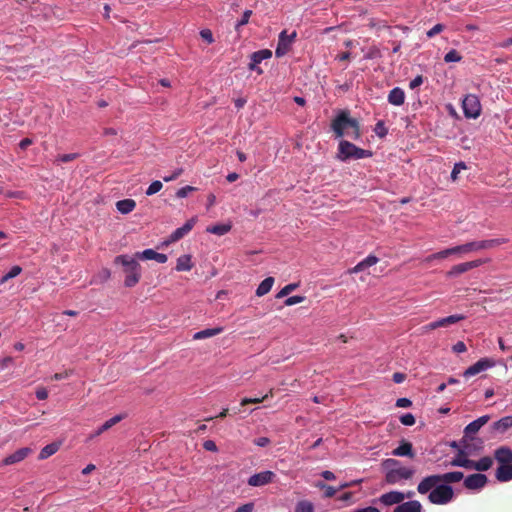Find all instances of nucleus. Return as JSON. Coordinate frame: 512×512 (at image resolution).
Returning a JSON list of instances; mask_svg holds the SVG:
<instances>
[{
  "mask_svg": "<svg viewBox=\"0 0 512 512\" xmlns=\"http://www.w3.org/2000/svg\"><path fill=\"white\" fill-rule=\"evenodd\" d=\"M331 129L337 138L344 136L353 140L361 138L360 123L350 116L348 110H341L331 122Z\"/></svg>",
  "mask_w": 512,
  "mask_h": 512,
  "instance_id": "1",
  "label": "nucleus"
},
{
  "mask_svg": "<svg viewBox=\"0 0 512 512\" xmlns=\"http://www.w3.org/2000/svg\"><path fill=\"white\" fill-rule=\"evenodd\" d=\"M464 479V474L461 471L447 472L444 474H435L424 477L417 486V491L420 494H427L436 484L444 483H457Z\"/></svg>",
  "mask_w": 512,
  "mask_h": 512,
  "instance_id": "2",
  "label": "nucleus"
},
{
  "mask_svg": "<svg viewBox=\"0 0 512 512\" xmlns=\"http://www.w3.org/2000/svg\"><path fill=\"white\" fill-rule=\"evenodd\" d=\"M115 264L123 266L125 274L124 285L126 287H134L141 279V266L136 259L128 255H118L114 259Z\"/></svg>",
  "mask_w": 512,
  "mask_h": 512,
  "instance_id": "3",
  "label": "nucleus"
},
{
  "mask_svg": "<svg viewBox=\"0 0 512 512\" xmlns=\"http://www.w3.org/2000/svg\"><path fill=\"white\" fill-rule=\"evenodd\" d=\"M385 469V481L390 485H394L401 480H408L412 478L414 470L411 468L400 466V462L396 459H386L382 463Z\"/></svg>",
  "mask_w": 512,
  "mask_h": 512,
  "instance_id": "4",
  "label": "nucleus"
},
{
  "mask_svg": "<svg viewBox=\"0 0 512 512\" xmlns=\"http://www.w3.org/2000/svg\"><path fill=\"white\" fill-rule=\"evenodd\" d=\"M371 156L372 152L370 150L359 148L347 140H341L338 145L336 158L345 162L349 159H363Z\"/></svg>",
  "mask_w": 512,
  "mask_h": 512,
  "instance_id": "5",
  "label": "nucleus"
},
{
  "mask_svg": "<svg viewBox=\"0 0 512 512\" xmlns=\"http://www.w3.org/2000/svg\"><path fill=\"white\" fill-rule=\"evenodd\" d=\"M454 498V490L450 485L436 484L428 494V500L435 505H446Z\"/></svg>",
  "mask_w": 512,
  "mask_h": 512,
  "instance_id": "6",
  "label": "nucleus"
},
{
  "mask_svg": "<svg viewBox=\"0 0 512 512\" xmlns=\"http://www.w3.org/2000/svg\"><path fill=\"white\" fill-rule=\"evenodd\" d=\"M413 492L409 491L407 494H404L400 491H390L382 494L379 498L374 500V503H379L384 506H392V505H400L403 503L405 498H411L413 496Z\"/></svg>",
  "mask_w": 512,
  "mask_h": 512,
  "instance_id": "7",
  "label": "nucleus"
},
{
  "mask_svg": "<svg viewBox=\"0 0 512 512\" xmlns=\"http://www.w3.org/2000/svg\"><path fill=\"white\" fill-rule=\"evenodd\" d=\"M464 115L467 118H477L481 114V104L479 98L474 94H468L462 101Z\"/></svg>",
  "mask_w": 512,
  "mask_h": 512,
  "instance_id": "8",
  "label": "nucleus"
},
{
  "mask_svg": "<svg viewBox=\"0 0 512 512\" xmlns=\"http://www.w3.org/2000/svg\"><path fill=\"white\" fill-rule=\"evenodd\" d=\"M487 483L488 478L485 474L475 473L464 478L463 486L468 490L478 491L483 489Z\"/></svg>",
  "mask_w": 512,
  "mask_h": 512,
  "instance_id": "9",
  "label": "nucleus"
},
{
  "mask_svg": "<svg viewBox=\"0 0 512 512\" xmlns=\"http://www.w3.org/2000/svg\"><path fill=\"white\" fill-rule=\"evenodd\" d=\"M296 35L297 34L295 31L292 34L288 35L286 30H283L279 34L278 44L275 50V55L277 57L284 56L290 50Z\"/></svg>",
  "mask_w": 512,
  "mask_h": 512,
  "instance_id": "10",
  "label": "nucleus"
},
{
  "mask_svg": "<svg viewBox=\"0 0 512 512\" xmlns=\"http://www.w3.org/2000/svg\"><path fill=\"white\" fill-rule=\"evenodd\" d=\"M276 474L272 471H262L249 477L247 483L249 486L261 487L272 483Z\"/></svg>",
  "mask_w": 512,
  "mask_h": 512,
  "instance_id": "11",
  "label": "nucleus"
},
{
  "mask_svg": "<svg viewBox=\"0 0 512 512\" xmlns=\"http://www.w3.org/2000/svg\"><path fill=\"white\" fill-rule=\"evenodd\" d=\"M272 57V51L269 49H262L256 51L250 56V63L248 68L256 71L259 75L263 73V70L258 66L263 60L270 59Z\"/></svg>",
  "mask_w": 512,
  "mask_h": 512,
  "instance_id": "12",
  "label": "nucleus"
},
{
  "mask_svg": "<svg viewBox=\"0 0 512 512\" xmlns=\"http://www.w3.org/2000/svg\"><path fill=\"white\" fill-rule=\"evenodd\" d=\"M485 263V260H473L469 262L460 263L457 265H454L448 272L447 277H456L460 274H463L471 269L477 268Z\"/></svg>",
  "mask_w": 512,
  "mask_h": 512,
  "instance_id": "13",
  "label": "nucleus"
},
{
  "mask_svg": "<svg viewBox=\"0 0 512 512\" xmlns=\"http://www.w3.org/2000/svg\"><path fill=\"white\" fill-rule=\"evenodd\" d=\"M495 365V362L492 359L489 358H482L478 360L475 364L468 367L464 373L463 376L466 378H469L471 376H474L488 368H491Z\"/></svg>",
  "mask_w": 512,
  "mask_h": 512,
  "instance_id": "14",
  "label": "nucleus"
},
{
  "mask_svg": "<svg viewBox=\"0 0 512 512\" xmlns=\"http://www.w3.org/2000/svg\"><path fill=\"white\" fill-rule=\"evenodd\" d=\"M489 420V415H483L469 423L464 429V438L462 442L465 443L467 438H470L472 435L476 434L481 429V427L488 423Z\"/></svg>",
  "mask_w": 512,
  "mask_h": 512,
  "instance_id": "15",
  "label": "nucleus"
},
{
  "mask_svg": "<svg viewBox=\"0 0 512 512\" xmlns=\"http://www.w3.org/2000/svg\"><path fill=\"white\" fill-rule=\"evenodd\" d=\"M31 453H32L31 448H28V447L20 448V449L16 450L14 453L5 457L2 460L0 466H8V465H13V464L19 463V462L23 461Z\"/></svg>",
  "mask_w": 512,
  "mask_h": 512,
  "instance_id": "16",
  "label": "nucleus"
},
{
  "mask_svg": "<svg viewBox=\"0 0 512 512\" xmlns=\"http://www.w3.org/2000/svg\"><path fill=\"white\" fill-rule=\"evenodd\" d=\"M135 257L141 260H155L158 263H165L168 260L166 254L158 253L153 249H146L142 252H137Z\"/></svg>",
  "mask_w": 512,
  "mask_h": 512,
  "instance_id": "17",
  "label": "nucleus"
},
{
  "mask_svg": "<svg viewBox=\"0 0 512 512\" xmlns=\"http://www.w3.org/2000/svg\"><path fill=\"white\" fill-rule=\"evenodd\" d=\"M197 219L195 217L189 219L182 227L177 228L171 235L169 242H176L188 234L194 227Z\"/></svg>",
  "mask_w": 512,
  "mask_h": 512,
  "instance_id": "18",
  "label": "nucleus"
},
{
  "mask_svg": "<svg viewBox=\"0 0 512 512\" xmlns=\"http://www.w3.org/2000/svg\"><path fill=\"white\" fill-rule=\"evenodd\" d=\"M494 458L499 465L512 464V450L507 446H500L494 451Z\"/></svg>",
  "mask_w": 512,
  "mask_h": 512,
  "instance_id": "19",
  "label": "nucleus"
},
{
  "mask_svg": "<svg viewBox=\"0 0 512 512\" xmlns=\"http://www.w3.org/2000/svg\"><path fill=\"white\" fill-rule=\"evenodd\" d=\"M422 510L423 507L419 501L411 500L396 506L393 512H422Z\"/></svg>",
  "mask_w": 512,
  "mask_h": 512,
  "instance_id": "20",
  "label": "nucleus"
},
{
  "mask_svg": "<svg viewBox=\"0 0 512 512\" xmlns=\"http://www.w3.org/2000/svg\"><path fill=\"white\" fill-rule=\"evenodd\" d=\"M387 100L388 102L391 104V105H394V106H401L404 104V101H405V93H404V90L401 89L400 87H395L393 88L389 94H388V97H387Z\"/></svg>",
  "mask_w": 512,
  "mask_h": 512,
  "instance_id": "21",
  "label": "nucleus"
},
{
  "mask_svg": "<svg viewBox=\"0 0 512 512\" xmlns=\"http://www.w3.org/2000/svg\"><path fill=\"white\" fill-rule=\"evenodd\" d=\"M495 478L499 482L512 480V464L499 465L495 472Z\"/></svg>",
  "mask_w": 512,
  "mask_h": 512,
  "instance_id": "22",
  "label": "nucleus"
},
{
  "mask_svg": "<svg viewBox=\"0 0 512 512\" xmlns=\"http://www.w3.org/2000/svg\"><path fill=\"white\" fill-rule=\"evenodd\" d=\"M392 454L394 456H400V457H409V458H413L415 455H414V452H413V447H412V444L408 441H405V440H402L400 445L393 450Z\"/></svg>",
  "mask_w": 512,
  "mask_h": 512,
  "instance_id": "23",
  "label": "nucleus"
},
{
  "mask_svg": "<svg viewBox=\"0 0 512 512\" xmlns=\"http://www.w3.org/2000/svg\"><path fill=\"white\" fill-rule=\"evenodd\" d=\"M379 261V259L374 256V255H369L367 256L365 259H363L362 261H360L356 266H354L352 269L349 270V273H359V272H362L364 270H366L367 268L375 265L377 262Z\"/></svg>",
  "mask_w": 512,
  "mask_h": 512,
  "instance_id": "24",
  "label": "nucleus"
},
{
  "mask_svg": "<svg viewBox=\"0 0 512 512\" xmlns=\"http://www.w3.org/2000/svg\"><path fill=\"white\" fill-rule=\"evenodd\" d=\"M512 427V416H505L493 423V429L505 433L509 428Z\"/></svg>",
  "mask_w": 512,
  "mask_h": 512,
  "instance_id": "25",
  "label": "nucleus"
},
{
  "mask_svg": "<svg viewBox=\"0 0 512 512\" xmlns=\"http://www.w3.org/2000/svg\"><path fill=\"white\" fill-rule=\"evenodd\" d=\"M136 202L133 199H124L116 203L117 210L122 214H128L134 210Z\"/></svg>",
  "mask_w": 512,
  "mask_h": 512,
  "instance_id": "26",
  "label": "nucleus"
},
{
  "mask_svg": "<svg viewBox=\"0 0 512 512\" xmlns=\"http://www.w3.org/2000/svg\"><path fill=\"white\" fill-rule=\"evenodd\" d=\"M274 278L273 277H267L265 278L257 287L256 289V295L258 297L264 296L267 293L270 292L273 284H274Z\"/></svg>",
  "mask_w": 512,
  "mask_h": 512,
  "instance_id": "27",
  "label": "nucleus"
},
{
  "mask_svg": "<svg viewBox=\"0 0 512 512\" xmlns=\"http://www.w3.org/2000/svg\"><path fill=\"white\" fill-rule=\"evenodd\" d=\"M465 319L464 315L455 314L437 320L439 328L448 327Z\"/></svg>",
  "mask_w": 512,
  "mask_h": 512,
  "instance_id": "28",
  "label": "nucleus"
},
{
  "mask_svg": "<svg viewBox=\"0 0 512 512\" xmlns=\"http://www.w3.org/2000/svg\"><path fill=\"white\" fill-rule=\"evenodd\" d=\"M223 331V328L217 327V328H211V329H204L194 334L193 339L195 340H201L209 337L216 336L220 334Z\"/></svg>",
  "mask_w": 512,
  "mask_h": 512,
  "instance_id": "29",
  "label": "nucleus"
},
{
  "mask_svg": "<svg viewBox=\"0 0 512 512\" xmlns=\"http://www.w3.org/2000/svg\"><path fill=\"white\" fill-rule=\"evenodd\" d=\"M192 269L191 257L189 255H182L177 259V271H190Z\"/></svg>",
  "mask_w": 512,
  "mask_h": 512,
  "instance_id": "30",
  "label": "nucleus"
},
{
  "mask_svg": "<svg viewBox=\"0 0 512 512\" xmlns=\"http://www.w3.org/2000/svg\"><path fill=\"white\" fill-rule=\"evenodd\" d=\"M58 449H59V445L58 444H56V443L48 444V445H46L45 447H43L41 449L38 458L40 460L47 459L48 457H50L53 454H55L58 451Z\"/></svg>",
  "mask_w": 512,
  "mask_h": 512,
  "instance_id": "31",
  "label": "nucleus"
},
{
  "mask_svg": "<svg viewBox=\"0 0 512 512\" xmlns=\"http://www.w3.org/2000/svg\"><path fill=\"white\" fill-rule=\"evenodd\" d=\"M506 242H507V240L505 238L481 240L480 241V248H481V250L492 249V248L500 246V245H502V244H504Z\"/></svg>",
  "mask_w": 512,
  "mask_h": 512,
  "instance_id": "32",
  "label": "nucleus"
},
{
  "mask_svg": "<svg viewBox=\"0 0 512 512\" xmlns=\"http://www.w3.org/2000/svg\"><path fill=\"white\" fill-rule=\"evenodd\" d=\"M230 230H231L230 224H218V225L210 226L206 229L207 232L218 235V236L225 235Z\"/></svg>",
  "mask_w": 512,
  "mask_h": 512,
  "instance_id": "33",
  "label": "nucleus"
},
{
  "mask_svg": "<svg viewBox=\"0 0 512 512\" xmlns=\"http://www.w3.org/2000/svg\"><path fill=\"white\" fill-rule=\"evenodd\" d=\"M316 487L324 490V497L325 498H332L335 496V494L338 492L337 488H334L333 486H329L326 483L319 481L316 483Z\"/></svg>",
  "mask_w": 512,
  "mask_h": 512,
  "instance_id": "34",
  "label": "nucleus"
},
{
  "mask_svg": "<svg viewBox=\"0 0 512 512\" xmlns=\"http://www.w3.org/2000/svg\"><path fill=\"white\" fill-rule=\"evenodd\" d=\"M493 465V459L489 456H484L477 461V471H487Z\"/></svg>",
  "mask_w": 512,
  "mask_h": 512,
  "instance_id": "35",
  "label": "nucleus"
},
{
  "mask_svg": "<svg viewBox=\"0 0 512 512\" xmlns=\"http://www.w3.org/2000/svg\"><path fill=\"white\" fill-rule=\"evenodd\" d=\"M295 512H314V505L307 500L299 501L295 507Z\"/></svg>",
  "mask_w": 512,
  "mask_h": 512,
  "instance_id": "36",
  "label": "nucleus"
},
{
  "mask_svg": "<svg viewBox=\"0 0 512 512\" xmlns=\"http://www.w3.org/2000/svg\"><path fill=\"white\" fill-rule=\"evenodd\" d=\"M272 396H273V389H270L269 393H267L266 395H264L261 398H243L241 401V406H245L248 404H258V403L263 402L268 397H272Z\"/></svg>",
  "mask_w": 512,
  "mask_h": 512,
  "instance_id": "37",
  "label": "nucleus"
},
{
  "mask_svg": "<svg viewBox=\"0 0 512 512\" xmlns=\"http://www.w3.org/2000/svg\"><path fill=\"white\" fill-rule=\"evenodd\" d=\"M299 286L298 283H290L286 286H284L276 295V298H283L287 295H289L292 291L297 289Z\"/></svg>",
  "mask_w": 512,
  "mask_h": 512,
  "instance_id": "38",
  "label": "nucleus"
},
{
  "mask_svg": "<svg viewBox=\"0 0 512 512\" xmlns=\"http://www.w3.org/2000/svg\"><path fill=\"white\" fill-rule=\"evenodd\" d=\"M22 271V268L20 266H13L10 271L8 273H6L2 278H1V283H5L7 282L9 279H12L16 276H18Z\"/></svg>",
  "mask_w": 512,
  "mask_h": 512,
  "instance_id": "39",
  "label": "nucleus"
},
{
  "mask_svg": "<svg viewBox=\"0 0 512 512\" xmlns=\"http://www.w3.org/2000/svg\"><path fill=\"white\" fill-rule=\"evenodd\" d=\"M467 458L468 454L463 449H460L457 455L451 460L450 464L454 467H462V464H458L457 462L464 461Z\"/></svg>",
  "mask_w": 512,
  "mask_h": 512,
  "instance_id": "40",
  "label": "nucleus"
},
{
  "mask_svg": "<svg viewBox=\"0 0 512 512\" xmlns=\"http://www.w3.org/2000/svg\"><path fill=\"white\" fill-rule=\"evenodd\" d=\"M163 187V184L161 181L159 180H156V181H153L149 187L147 188L146 190V195L147 196H151V195H154L156 194L157 192H159Z\"/></svg>",
  "mask_w": 512,
  "mask_h": 512,
  "instance_id": "41",
  "label": "nucleus"
},
{
  "mask_svg": "<svg viewBox=\"0 0 512 512\" xmlns=\"http://www.w3.org/2000/svg\"><path fill=\"white\" fill-rule=\"evenodd\" d=\"M462 56L458 53V51L452 49L444 56V61L447 63L450 62H459L461 61Z\"/></svg>",
  "mask_w": 512,
  "mask_h": 512,
  "instance_id": "42",
  "label": "nucleus"
},
{
  "mask_svg": "<svg viewBox=\"0 0 512 512\" xmlns=\"http://www.w3.org/2000/svg\"><path fill=\"white\" fill-rule=\"evenodd\" d=\"M122 419H124V415H115L114 417L110 418L109 420L105 421L102 425L103 428L107 431L110 428H112L114 425L119 423Z\"/></svg>",
  "mask_w": 512,
  "mask_h": 512,
  "instance_id": "43",
  "label": "nucleus"
},
{
  "mask_svg": "<svg viewBox=\"0 0 512 512\" xmlns=\"http://www.w3.org/2000/svg\"><path fill=\"white\" fill-rule=\"evenodd\" d=\"M78 157H79L78 153L62 154V155H59L56 158L55 162H57V163H67V162L74 161Z\"/></svg>",
  "mask_w": 512,
  "mask_h": 512,
  "instance_id": "44",
  "label": "nucleus"
},
{
  "mask_svg": "<svg viewBox=\"0 0 512 512\" xmlns=\"http://www.w3.org/2000/svg\"><path fill=\"white\" fill-rule=\"evenodd\" d=\"M305 299H306L305 296L295 295V296L288 297L285 300L284 304L286 306H293V305L303 302Z\"/></svg>",
  "mask_w": 512,
  "mask_h": 512,
  "instance_id": "45",
  "label": "nucleus"
},
{
  "mask_svg": "<svg viewBox=\"0 0 512 512\" xmlns=\"http://www.w3.org/2000/svg\"><path fill=\"white\" fill-rule=\"evenodd\" d=\"M252 14V11L251 10H245L243 15H242V18L237 22V24L235 25V29L238 31L239 28L241 26H244L246 25L248 22H249V18Z\"/></svg>",
  "mask_w": 512,
  "mask_h": 512,
  "instance_id": "46",
  "label": "nucleus"
},
{
  "mask_svg": "<svg viewBox=\"0 0 512 512\" xmlns=\"http://www.w3.org/2000/svg\"><path fill=\"white\" fill-rule=\"evenodd\" d=\"M400 422L405 426H412L415 424V417L411 413H406L400 417Z\"/></svg>",
  "mask_w": 512,
  "mask_h": 512,
  "instance_id": "47",
  "label": "nucleus"
},
{
  "mask_svg": "<svg viewBox=\"0 0 512 512\" xmlns=\"http://www.w3.org/2000/svg\"><path fill=\"white\" fill-rule=\"evenodd\" d=\"M381 57V52L378 47L372 46L364 56L365 59H375Z\"/></svg>",
  "mask_w": 512,
  "mask_h": 512,
  "instance_id": "48",
  "label": "nucleus"
},
{
  "mask_svg": "<svg viewBox=\"0 0 512 512\" xmlns=\"http://www.w3.org/2000/svg\"><path fill=\"white\" fill-rule=\"evenodd\" d=\"M195 190H196V188H195V187L187 185V186H185V187L180 188V189L176 192V196H177L178 198H185V197H186L190 192H193V191H195Z\"/></svg>",
  "mask_w": 512,
  "mask_h": 512,
  "instance_id": "49",
  "label": "nucleus"
},
{
  "mask_svg": "<svg viewBox=\"0 0 512 512\" xmlns=\"http://www.w3.org/2000/svg\"><path fill=\"white\" fill-rule=\"evenodd\" d=\"M201 38L207 43L211 44L214 42V37L210 29H202L200 31Z\"/></svg>",
  "mask_w": 512,
  "mask_h": 512,
  "instance_id": "50",
  "label": "nucleus"
},
{
  "mask_svg": "<svg viewBox=\"0 0 512 512\" xmlns=\"http://www.w3.org/2000/svg\"><path fill=\"white\" fill-rule=\"evenodd\" d=\"M457 463L462 464V467L465 469L477 471V461H475V460H471V459L467 458L464 461L457 462Z\"/></svg>",
  "mask_w": 512,
  "mask_h": 512,
  "instance_id": "51",
  "label": "nucleus"
},
{
  "mask_svg": "<svg viewBox=\"0 0 512 512\" xmlns=\"http://www.w3.org/2000/svg\"><path fill=\"white\" fill-rule=\"evenodd\" d=\"M463 169H466V165L463 162H459V163H456L454 165V168H453V170L451 172V178H452L453 181H455L457 179L458 174Z\"/></svg>",
  "mask_w": 512,
  "mask_h": 512,
  "instance_id": "52",
  "label": "nucleus"
},
{
  "mask_svg": "<svg viewBox=\"0 0 512 512\" xmlns=\"http://www.w3.org/2000/svg\"><path fill=\"white\" fill-rule=\"evenodd\" d=\"M452 254H467L469 253L468 244H462L455 247H451Z\"/></svg>",
  "mask_w": 512,
  "mask_h": 512,
  "instance_id": "53",
  "label": "nucleus"
},
{
  "mask_svg": "<svg viewBox=\"0 0 512 512\" xmlns=\"http://www.w3.org/2000/svg\"><path fill=\"white\" fill-rule=\"evenodd\" d=\"M444 30L443 24H436L429 31H427V37L432 38Z\"/></svg>",
  "mask_w": 512,
  "mask_h": 512,
  "instance_id": "54",
  "label": "nucleus"
},
{
  "mask_svg": "<svg viewBox=\"0 0 512 512\" xmlns=\"http://www.w3.org/2000/svg\"><path fill=\"white\" fill-rule=\"evenodd\" d=\"M375 132L379 137H384L387 134V129L382 121L376 123Z\"/></svg>",
  "mask_w": 512,
  "mask_h": 512,
  "instance_id": "55",
  "label": "nucleus"
},
{
  "mask_svg": "<svg viewBox=\"0 0 512 512\" xmlns=\"http://www.w3.org/2000/svg\"><path fill=\"white\" fill-rule=\"evenodd\" d=\"M450 255H453L451 252V248H447V249H444L442 251L432 254V257L438 258V260H441V259L447 258Z\"/></svg>",
  "mask_w": 512,
  "mask_h": 512,
  "instance_id": "56",
  "label": "nucleus"
},
{
  "mask_svg": "<svg viewBox=\"0 0 512 512\" xmlns=\"http://www.w3.org/2000/svg\"><path fill=\"white\" fill-rule=\"evenodd\" d=\"M203 448L211 452H216L218 450L216 443L212 440H206L203 443Z\"/></svg>",
  "mask_w": 512,
  "mask_h": 512,
  "instance_id": "57",
  "label": "nucleus"
},
{
  "mask_svg": "<svg viewBox=\"0 0 512 512\" xmlns=\"http://www.w3.org/2000/svg\"><path fill=\"white\" fill-rule=\"evenodd\" d=\"M182 172H183V170L181 168L176 169L171 175L164 176L163 180L165 182L173 181V180L177 179L182 174Z\"/></svg>",
  "mask_w": 512,
  "mask_h": 512,
  "instance_id": "58",
  "label": "nucleus"
},
{
  "mask_svg": "<svg viewBox=\"0 0 512 512\" xmlns=\"http://www.w3.org/2000/svg\"><path fill=\"white\" fill-rule=\"evenodd\" d=\"M452 350L455 352V353H463L467 350L466 348V345L464 342L462 341H458L457 343H455L452 347Z\"/></svg>",
  "mask_w": 512,
  "mask_h": 512,
  "instance_id": "59",
  "label": "nucleus"
},
{
  "mask_svg": "<svg viewBox=\"0 0 512 512\" xmlns=\"http://www.w3.org/2000/svg\"><path fill=\"white\" fill-rule=\"evenodd\" d=\"M254 444L259 447H266L270 444V439L268 437H259L254 440Z\"/></svg>",
  "mask_w": 512,
  "mask_h": 512,
  "instance_id": "60",
  "label": "nucleus"
},
{
  "mask_svg": "<svg viewBox=\"0 0 512 512\" xmlns=\"http://www.w3.org/2000/svg\"><path fill=\"white\" fill-rule=\"evenodd\" d=\"M411 405H412V402L408 398H399L396 401V406L400 407V408H407V407H410Z\"/></svg>",
  "mask_w": 512,
  "mask_h": 512,
  "instance_id": "61",
  "label": "nucleus"
},
{
  "mask_svg": "<svg viewBox=\"0 0 512 512\" xmlns=\"http://www.w3.org/2000/svg\"><path fill=\"white\" fill-rule=\"evenodd\" d=\"M253 509H254V503L249 502V503H246V504L238 507L235 512H253Z\"/></svg>",
  "mask_w": 512,
  "mask_h": 512,
  "instance_id": "62",
  "label": "nucleus"
},
{
  "mask_svg": "<svg viewBox=\"0 0 512 512\" xmlns=\"http://www.w3.org/2000/svg\"><path fill=\"white\" fill-rule=\"evenodd\" d=\"M423 83V77L421 75L416 76L413 80L410 81L409 87L410 89H415L419 87Z\"/></svg>",
  "mask_w": 512,
  "mask_h": 512,
  "instance_id": "63",
  "label": "nucleus"
},
{
  "mask_svg": "<svg viewBox=\"0 0 512 512\" xmlns=\"http://www.w3.org/2000/svg\"><path fill=\"white\" fill-rule=\"evenodd\" d=\"M36 397H37L39 400H45V399H47V397H48V391L46 390V388H44V387L38 388V389L36 390Z\"/></svg>",
  "mask_w": 512,
  "mask_h": 512,
  "instance_id": "64",
  "label": "nucleus"
}]
</instances>
